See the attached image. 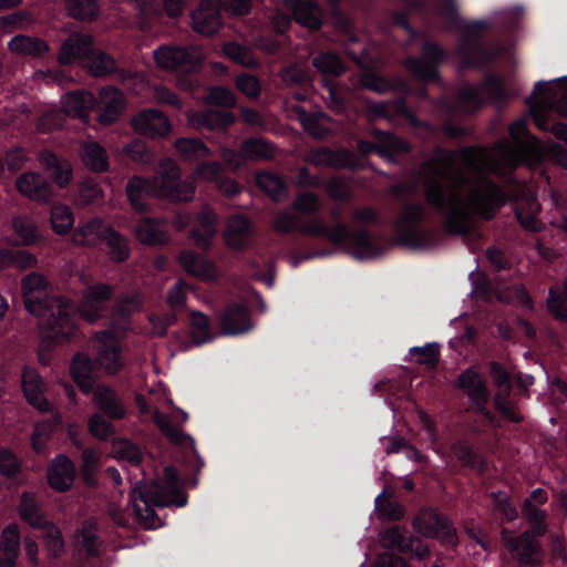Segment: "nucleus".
<instances>
[{
    "mask_svg": "<svg viewBox=\"0 0 567 567\" xmlns=\"http://www.w3.org/2000/svg\"><path fill=\"white\" fill-rule=\"evenodd\" d=\"M494 511L503 522L511 523L518 517V512L512 502V497L504 491L491 492L488 495Z\"/></svg>",
    "mask_w": 567,
    "mask_h": 567,
    "instance_id": "obj_48",
    "label": "nucleus"
},
{
    "mask_svg": "<svg viewBox=\"0 0 567 567\" xmlns=\"http://www.w3.org/2000/svg\"><path fill=\"white\" fill-rule=\"evenodd\" d=\"M328 107L337 113H344L348 110L349 101L346 92L332 82H326Z\"/></svg>",
    "mask_w": 567,
    "mask_h": 567,
    "instance_id": "obj_60",
    "label": "nucleus"
},
{
    "mask_svg": "<svg viewBox=\"0 0 567 567\" xmlns=\"http://www.w3.org/2000/svg\"><path fill=\"white\" fill-rule=\"evenodd\" d=\"M520 509L523 517L529 525L527 532L543 537L547 533V512L535 504H530L528 501L523 502Z\"/></svg>",
    "mask_w": 567,
    "mask_h": 567,
    "instance_id": "obj_45",
    "label": "nucleus"
},
{
    "mask_svg": "<svg viewBox=\"0 0 567 567\" xmlns=\"http://www.w3.org/2000/svg\"><path fill=\"white\" fill-rule=\"evenodd\" d=\"M135 234L145 245H159L165 237L162 220L153 217H142L135 227Z\"/></svg>",
    "mask_w": 567,
    "mask_h": 567,
    "instance_id": "obj_40",
    "label": "nucleus"
},
{
    "mask_svg": "<svg viewBox=\"0 0 567 567\" xmlns=\"http://www.w3.org/2000/svg\"><path fill=\"white\" fill-rule=\"evenodd\" d=\"M44 546L52 558H59L64 551V540L61 530L56 526H51L44 535Z\"/></svg>",
    "mask_w": 567,
    "mask_h": 567,
    "instance_id": "obj_63",
    "label": "nucleus"
},
{
    "mask_svg": "<svg viewBox=\"0 0 567 567\" xmlns=\"http://www.w3.org/2000/svg\"><path fill=\"white\" fill-rule=\"evenodd\" d=\"M156 65L162 70L193 73L202 66L199 52L192 47L171 43L161 44L153 51Z\"/></svg>",
    "mask_w": 567,
    "mask_h": 567,
    "instance_id": "obj_12",
    "label": "nucleus"
},
{
    "mask_svg": "<svg viewBox=\"0 0 567 567\" xmlns=\"http://www.w3.org/2000/svg\"><path fill=\"white\" fill-rule=\"evenodd\" d=\"M190 19L194 31L203 35H213L223 25L220 8L214 0H202Z\"/></svg>",
    "mask_w": 567,
    "mask_h": 567,
    "instance_id": "obj_20",
    "label": "nucleus"
},
{
    "mask_svg": "<svg viewBox=\"0 0 567 567\" xmlns=\"http://www.w3.org/2000/svg\"><path fill=\"white\" fill-rule=\"evenodd\" d=\"M50 221L52 229L59 235L68 234L74 224V215L70 206L56 204L51 207Z\"/></svg>",
    "mask_w": 567,
    "mask_h": 567,
    "instance_id": "obj_50",
    "label": "nucleus"
},
{
    "mask_svg": "<svg viewBox=\"0 0 567 567\" xmlns=\"http://www.w3.org/2000/svg\"><path fill=\"white\" fill-rule=\"evenodd\" d=\"M130 504L136 520L146 529L162 526L155 507L187 504V493L179 486V476L173 466L164 468V482L154 481L150 485L138 482L130 493Z\"/></svg>",
    "mask_w": 567,
    "mask_h": 567,
    "instance_id": "obj_4",
    "label": "nucleus"
},
{
    "mask_svg": "<svg viewBox=\"0 0 567 567\" xmlns=\"http://www.w3.org/2000/svg\"><path fill=\"white\" fill-rule=\"evenodd\" d=\"M321 200L319 196L312 192L300 193L293 200L291 207L295 212L302 216H309L313 219L321 209Z\"/></svg>",
    "mask_w": 567,
    "mask_h": 567,
    "instance_id": "obj_53",
    "label": "nucleus"
},
{
    "mask_svg": "<svg viewBox=\"0 0 567 567\" xmlns=\"http://www.w3.org/2000/svg\"><path fill=\"white\" fill-rule=\"evenodd\" d=\"M190 338L193 342L200 346L213 339L209 318L199 311H193L190 315Z\"/></svg>",
    "mask_w": 567,
    "mask_h": 567,
    "instance_id": "obj_51",
    "label": "nucleus"
},
{
    "mask_svg": "<svg viewBox=\"0 0 567 567\" xmlns=\"http://www.w3.org/2000/svg\"><path fill=\"white\" fill-rule=\"evenodd\" d=\"M508 133L514 141V146L509 145L507 142L499 143V151L508 168V172L501 173L499 175L505 177L509 186L517 187L518 182L514 175V171L523 164V154L525 151L523 137L529 135L527 121L525 118L514 121L508 127Z\"/></svg>",
    "mask_w": 567,
    "mask_h": 567,
    "instance_id": "obj_15",
    "label": "nucleus"
},
{
    "mask_svg": "<svg viewBox=\"0 0 567 567\" xmlns=\"http://www.w3.org/2000/svg\"><path fill=\"white\" fill-rule=\"evenodd\" d=\"M439 14L443 17L449 29L461 28L457 52L467 68H482L491 63L493 52L483 40L482 33L488 29L484 20H473L462 24L455 0H436Z\"/></svg>",
    "mask_w": 567,
    "mask_h": 567,
    "instance_id": "obj_5",
    "label": "nucleus"
},
{
    "mask_svg": "<svg viewBox=\"0 0 567 567\" xmlns=\"http://www.w3.org/2000/svg\"><path fill=\"white\" fill-rule=\"evenodd\" d=\"M70 374L74 383L84 394L93 392L95 383V365L91 357L76 352L70 363Z\"/></svg>",
    "mask_w": 567,
    "mask_h": 567,
    "instance_id": "obj_30",
    "label": "nucleus"
},
{
    "mask_svg": "<svg viewBox=\"0 0 567 567\" xmlns=\"http://www.w3.org/2000/svg\"><path fill=\"white\" fill-rule=\"evenodd\" d=\"M100 238L105 244L106 255L115 264L125 262L131 256V247L127 238L112 227L102 230Z\"/></svg>",
    "mask_w": 567,
    "mask_h": 567,
    "instance_id": "obj_35",
    "label": "nucleus"
},
{
    "mask_svg": "<svg viewBox=\"0 0 567 567\" xmlns=\"http://www.w3.org/2000/svg\"><path fill=\"white\" fill-rule=\"evenodd\" d=\"M197 173L214 182L216 187L229 198L235 197L243 189L236 179L225 173L223 165L218 162H202L197 167Z\"/></svg>",
    "mask_w": 567,
    "mask_h": 567,
    "instance_id": "obj_27",
    "label": "nucleus"
},
{
    "mask_svg": "<svg viewBox=\"0 0 567 567\" xmlns=\"http://www.w3.org/2000/svg\"><path fill=\"white\" fill-rule=\"evenodd\" d=\"M38 163L44 166L50 179L59 188H65L71 183L73 167L68 159L48 151H38Z\"/></svg>",
    "mask_w": 567,
    "mask_h": 567,
    "instance_id": "obj_26",
    "label": "nucleus"
},
{
    "mask_svg": "<svg viewBox=\"0 0 567 567\" xmlns=\"http://www.w3.org/2000/svg\"><path fill=\"white\" fill-rule=\"evenodd\" d=\"M484 189H474L471 193V206L473 212L482 219H494L497 212L509 202H517L520 192H506L497 183L488 177L482 182Z\"/></svg>",
    "mask_w": 567,
    "mask_h": 567,
    "instance_id": "obj_11",
    "label": "nucleus"
},
{
    "mask_svg": "<svg viewBox=\"0 0 567 567\" xmlns=\"http://www.w3.org/2000/svg\"><path fill=\"white\" fill-rule=\"evenodd\" d=\"M81 158L84 166L93 173L110 171V158L104 146L95 141H86L81 145Z\"/></svg>",
    "mask_w": 567,
    "mask_h": 567,
    "instance_id": "obj_36",
    "label": "nucleus"
},
{
    "mask_svg": "<svg viewBox=\"0 0 567 567\" xmlns=\"http://www.w3.org/2000/svg\"><path fill=\"white\" fill-rule=\"evenodd\" d=\"M312 65L324 75L340 76L346 71L343 61L333 51L320 52L313 58Z\"/></svg>",
    "mask_w": 567,
    "mask_h": 567,
    "instance_id": "obj_46",
    "label": "nucleus"
},
{
    "mask_svg": "<svg viewBox=\"0 0 567 567\" xmlns=\"http://www.w3.org/2000/svg\"><path fill=\"white\" fill-rule=\"evenodd\" d=\"M447 59L449 53L441 44L425 38L421 45V56H409L405 68L421 83H436L441 80L440 65Z\"/></svg>",
    "mask_w": 567,
    "mask_h": 567,
    "instance_id": "obj_10",
    "label": "nucleus"
},
{
    "mask_svg": "<svg viewBox=\"0 0 567 567\" xmlns=\"http://www.w3.org/2000/svg\"><path fill=\"white\" fill-rule=\"evenodd\" d=\"M482 90L486 97L495 104H503L511 96L516 95V93L506 85L503 78L495 73L485 74L482 82Z\"/></svg>",
    "mask_w": 567,
    "mask_h": 567,
    "instance_id": "obj_39",
    "label": "nucleus"
},
{
    "mask_svg": "<svg viewBox=\"0 0 567 567\" xmlns=\"http://www.w3.org/2000/svg\"><path fill=\"white\" fill-rule=\"evenodd\" d=\"M135 402L140 413L145 416H151L155 425L172 443L177 445L189 444L192 452L198 460L199 466L204 465V461L198 455L195 449V441L190 435L184 433L178 426L174 425L168 416L157 408H152L143 394L137 393L135 395Z\"/></svg>",
    "mask_w": 567,
    "mask_h": 567,
    "instance_id": "obj_16",
    "label": "nucleus"
},
{
    "mask_svg": "<svg viewBox=\"0 0 567 567\" xmlns=\"http://www.w3.org/2000/svg\"><path fill=\"white\" fill-rule=\"evenodd\" d=\"M114 293L115 289L111 284L96 282L86 286L78 306L80 316L89 323L106 320Z\"/></svg>",
    "mask_w": 567,
    "mask_h": 567,
    "instance_id": "obj_13",
    "label": "nucleus"
},
{
    "mask_svg": "<svg viewBox=\"0 0 567 567\" xmlns=\"http://www.w3.org/2000/svg\"><path fill=\"white\" fill-rule=\"evenodd\" d=\"M240 152L248 159H270L274 157V147L265 138H247L243 142Z\"/></svg>",
    "mask_w": 567,
    "mask_h": 567,
    "instance_id": "obj_49",
    "label": "nucleus"
},
{
    "mask_svg": "<svg viewBox=\"0 0 567 567\" xmlns=\"http://www.w3.org/2000/svg\"><path fill=\"white\" fill-rule=\"evenodd\" d=\"M371 134L375 142L367 140H359L357 142V151L362 157L374 153L383 159L395 163L396 155L408 154L412 151L411 144L408 141L391 132L374 128Z\"/></svg>",
    "mask_w": 567,
    "mask_h": 567,
    "instance_id": "obj_14",
    "label": "nucleus"
},
{
    "mask_svg": "<svg viewBox=\"0 0 567 567\" xmlns=\"http://www.w3.org/2000/svg\"><path fill=\"white\" fill-rule=\"evenodd\" d=\"M257 186L274 202H279L288 192L286 181L271 172H259L256 175Z\"/></svg>",
    "mask_w": 567,
    "mask_h": 567,
    "instance_id": "obj_42",
    "label": "nucleus"
},
{
    "mask_svg": "<svg viewBox=\"0 0 567 567\" xmlns=\"http://www.w3.org/2000/svg\"><path fill=\"white\" fill-rule=\"evenodd\" d=\"M323 118H327V115L321 112H303L300 114V124L305 132H307L313 138L322 140L330 133V128L322 123Z\"/></svg>",
    "mask_w": 567,
    "mask_h": 567,
    "instance_id": "obj_52",
    "label": "nucleus"
},
{
    "mask_svg": "<svg viewBox=\"0 0 567 567\" xmlns=\"http://www.w3.org/2000/svg\"><path fill=\"white\" fill-rule=\"evenodd\" d=\"M412 525L416 532L426 537H435L440 533L451 535L454 532L451 520L431 507L421 508L414 516Z\"/></svg>",
    "mask_w": 567,
    "mask_h": 567,
    "instance_id": "obj_22",
    "label": "nucleus"
},
{
    "mask_svg": "<svg viewBox=\"0 0 567 567\" xmlns=\"http://www.w3.org/2000/svg\"><path fill=\"white\" fill-rule=\"evenodd\" d=\"M82 548L90 557L100 555L102 542L97 535L96 523L85 520L80 530Z\"/></svg>",
    "mask_w": 567,
    "mask_h": 567,
    "instance_id": "obj_54",
    "label": "nucleus"
},
{
    "mask_svg": "<svg viewBox=\"0 0 567 567\" xmlns=\"http://www.w3.org/2000/svg\"><path fill=\"white\" fill-rule=\"evenodd\" d=\"M125 107V99L123 92L115 86L102 87L96 102L94 103V112L100 123L109 125L117 121Z\"/></svg>",
    "mask_w": 567,
    "mask_h": 567,
    "instance_id": "obj_18",
    "label": "nucleus"
},
{
    "mask_svg": "<svg viewBox=\"0 0 567 567\" xmlns=\"http://www.w3.org/2000/svg\"><path fill=\"white\" fill-rule=\"evenodd\" d=\"M383 543L385 547L396 549L402 554H415L423 557L427 553L417 537L398 526L390 527L384 532Z\"/></svg>",
    "mask_w": 567,
    "mask_h": 567,
    "instance_id": "obj_29",
    "label": "nucleus"
},
{
    "mask_svg": "<svg viewBox=\"0 0 567 567\" xmlns=\"http://www.w3.org/2000/svg\"><path fill=\"white\" fill-rule=\"evenodd\" d=\"M456 102L460 109L468 114L476 113L485 104L481 90L471 84L458 91Z\"/></svg>",
    "mask_w": 567,
    "mask_h": 567,
    "instance_id": "obj_47",
    "label": "nucleus"
},
{
    "mask_svg": "<svg viewBox=\"0 0 567 567\" xmlns=\"http://www.w3.org/2000/svg\"><path fill=\"white\" fill-rule=\"evenodd\" d=\"M132 126L138 134L151 138L164 137L172 130L168 117L156 109L140 112L133 117Z\"/></svg>",
    "mask_w": 567,
    "mask_h": 567,
    "instance_id": "obj_21",
    "label": "nucleus"
},
{
    "mask_svg": "<svg viewBox=\"0 0 567 567\" xmlns=\"http://www.w3.org/2000/svg\"><path fill=\"white\" fill-rule=\"evenodd\" d=\"M288 8L300 25L313 31L323 25V10L316 0H290Z\"/></svg>",
    "mask_w": 567,
    "mask_h": 567,
    "instance_id": "obj_25",
    "label": "nucleus"
},
{
    "mask_svg": "<svg viewBox=\"0 0 567 567\" xmlns=\"http://www.w3.org/2000/svg\"><path fill=\"white\" fill-rule=\"evenodd\" d=\"M220 328L224 334L237 336L252 328L248 308L243 303H230L220 317Z\"/></svg>",
    "mask_w": 567,
    "mask_h": 567,
    "instance_id": "obj_28",
    "label": "nucleus"
},
{
    "mask_svg": "<svg viewBox=\"0 0 567 567\" xmlns=\"http://www.w3.org/2000/svg\"><path fill=\"white\" fill-rule=\"evenodd\" d=\"M175 150L184 161H199L209 156L210 152L207 145L192 137H181L175 142Z\"/></svg>",
    "mask_w": 567,
    "mask_h": 567,
    "instance_id": "obj_44",
    "label": "nucleus"
},
{
    "mask_svg": "<svg viewBox=\"0 0 567 567\" xmlns=\"http://www.w3.org/2000/svg\"><path fill=\"white\" fill-rule=\"evenodd\" d=\"M38 340L43 338V329L54 343L71 341L78 332L75 322L76 307L66 297H55L49 305L38 296Z\"/></svg>",
    "mask_w": 567,
    "mask_h": 567,
    "instance_id": "obj_6",
    "label": "nucleus"
},
{
    "mask_svg": "<svg viewBox=\"0 0 567 567\" xmlns=\"http://www.w3.org/2000/svg\"><path fill=\"white\" fill-rule=\"evenodd\" d=\"M102 348L100 351V362L107 373L115 374L123 368L122 349L114 333L111 330L101 332Z\"/></svg>",
    "mask_w": 567,
    "mask_h": 567,
    "instance_id": "obj_33",
    "label": "nucleus"
},
{
    "mask_svg": "<svg viewBox=\"0 0 567 567\" xmlns=\"http://www.w3.org/2000/svg\"><path fill=\"white\" fill-rule=\"evenodd\" d=\"M272 228L281 235L297 231L306 236L324 238L336 247L344 249L355 259L371 258L381 252L380 246L373 241L372 235L367 229L352 231L344 223L329 226L320 217L302 223L297 215L284 210L274 218Z\"/></svg>",
    "mask_w": 567,
    "mask_h": 567,
    "instance_id": "obj_2",
    "label": "nucleus"
},
{
    "mask_svg": "<svg viewBox=\"0 0 567 567\" xmlns=\"http://www.w3.org/2000/svg\"><path fill=\"white\" fill-rule=\"evenodd\" d=\"M69 14L82 21H92L99 14L97 0H65Z\"/></svg>",
    "mask_w": 567,
    "mask_h": 567,
    "instance_id": "obj_55",
    "label": "nucleus"
},
{
    "mask_svg": "<svg viewBox=\"0 0 567 567\" xmlns=\"http://www.w3.org/2000/svg\"><path fill=\"white\" fill-rule=\"evenodd\" d=\"M538 537L532 532H524L518 537L509 539V549L522 566L535 567L538 565L540 553Z\"/></svg>",
    "mask_w": 567,
    "mask_h": 567,
    "instance_id": "obj_24",
    "label": "nucleus"
},
{
    "mask_svg": "<svg viewBox=\"0 0 567 567\" xmlns=\"http://www.w3.org/2000/svg\"><path fill=\"white\" fill-rule=\"evenodd\" d=\"M411 357H415V362L425 365L429 369H435L440 360V346L435 342L426 343L423 347H412Z\"/></svg>",
    "mask_w": 567,
    "mask_h": 567,
    "instance_id": "obj_56",
    "label": "nucleus"
},
{
    "mask_svg": "<svg viewBox=\"0 0 567 567\" xmlns=\"http://www.w3.org/2000/svg\"><path fill=\"white\" fill-rule=\"evenodd\" d=\"M221 50L225 56L236 64L248 69H256L259 66V61L254 51L245 44L236 41H228L223 44Z\"/></svg>",
    "mask_w": 567,
    "mask_h": 567,
    "instance_id": "obj_43",
    "label": "nucleus"
},
{
    "mask_svg": "<svg viewBox=\"0 0 567 567\" xmlns=\"http://www.w3.org/2000/svg\"><path fill=\"white\" fill-rule=\"evenodd\" d=\"M126 197L132 208L144 213L148 208L147 199L153 196L173 202H189L195 195V186L181 178V169L172 158L159 161L157 174L153 178L135 175L126 184Z\"/></svg>",
    "mask_w": 567,
    "mask_h": 567,
    "instance_id": "obj_3",
    "label": "nucleus"
},
{
    "mask_svg": "<svg viewBox=\"0 0 567 567\" xmlns=\"http://www.w3.org/2000/svg\"><path fill=\"white\" fill-rule=\"evenodd\" d=\"M251 235V221L244 215H235L227 225L225 241L235 250H244L249 246Z\"/></svg>",
    "mask_w": 567,
    "mask_h": 567,
    "instance_id": "obj_32",
    "label": "nucleus"
},
{
    "mask_svg": "<svg viewBox=\"0 0 567 567\" xmlns=\"http://www.w3.org/2000/svg\"><path fill=\"white\" fill-rule=\"evenodd\" d=\"M113 300L106 320L113 328L125 330L130 326L132 316L142 309L143 297L138 292L122 293Z\"/></svg>",
    "mask_w": 567,
    "mask_h": 567,
    "instance_id": "obj_19",
    "label": "nucleus"
},
{
    "mask_svg": "<svg viewBox=\"0 0 567 567\" xmlns=\"http://www.w3.org/2000/svg\"><path fill=\"white\" fill-rule=\"evenodd\" d=\"M456 386L464 391L477 411L486 410L491 393L486 381L475 367H468L457 377Z\"/></svg>",
    "mask_w": 567,
    "mask_h": 567,
    "instance_id": "obj_17",
    "label": "nucleus"
},
{
    "mask_svg": "<svg viewBox=\"0 0 567 567\" xmlns=\"http://www.w3.org/2000/svg\"><path fill=\"white\" fill-rule=\"evenodd\" d=\"M481 148L463 146L458 151L435 145L423 164L425 173L424 196L426 203L444 215V227L450 235L470 236L475 227L471 214L464 206L462 189L468 184L465 173L456 166L460 155L468 165H474Z\"/></svg>",
    "mask_w": 567,
    "mask_h": 567,
    "instance_id": "obj_1",
    "label": "nucleus"
},
{
    "mask_svg": "<svg viewBox=\"0 0 567 567\" xmlns=\"http://www.w3.org/2000/svg\"><path fill=\"white\" fill-rule=\"evenodd\" d=\"M58 61L61 65L74 62L87 68L94 76H104L113 72L115 61L107 53L95 50L93 38L74 32L61 44Z\"/></svg>",
    "mask_w": 567,
    "mask_h": 567,
    "instance_id": "obj_8",
    "label": "nucleus"
},
{
    "mask_svg": "<svg viewBox=\"0 0 567 567\" xmlns=\"http://www.w3.org/2000/svg\"><path fill=\"white\" fill-rule=\"evenodd\" d=\"M451 451L463 466L475 471L480 475L487 471L486 458L477 453L465 439H457L453 442Z\"/></svg>",
    "mask_w": 567,
    "mask_h": 567,
    "instance_id": "obj_38",
    "label": "nucleus"
},
{
    "mask_svg": "<svg viewBox=\"0 0 567 567\" xmlns=\"http://www.w3.org/2000/svg\"><path fill=\"white\" fill-rule=\"evenodd\" d=\"M100 464V456L94 449L87 447L82 452L81 474L89 486L96 484L95 474Z\"/></svg>",
    "mask_w": 567,
    "mask_h": 567,
    "instance_id": "obj_57",
    "label": "nucleus"
},
{
    "mask_svg": "<svg viewBox=\"0 0 567 567\" xmlns=\"http://www.w3.org/2000/svg\"><path fill=\"white\" fill-rule=\"evenodd\" d=\"M125 156L136 164H147L151 162L152 153L146 144L141 140H133L124 147Z\"/></svg>",
    "mask_w": 567,
    "mask_h": 567,
    "instance_id": "obj_62",
    "label": "nucleus"
},
{
    "mask_svg": "<svg viewBox=\"0 0 567 567\" xmlns=\"http://www.w3.org/2000/svg\"><path fill=\"white\" fill-rule=\"evenodd\" d=\"M87 427L93 436L101 440L107 439L114 432V427L110 420L101 413H93L89 417Z\"/></svg>",
    "mask_w": 567,
    "mask_h": 567,
    "instance_id": "obj_61",
    "label": "nucleus"
},
{
    "mask_svg": "<svg viewBox=\"0 0 567 567\" xmlns=\"http://www.w3.org/2000/svg\"><path fill=\"white\" fill-rule=\"evenodd\" d=\"M237 90L250 99L259 96L261 84L256 75L241 73L236 78Z\"/></svg>",
    "mask_w": 567,
    "mask_h": 567,
    "instance_id": "obj_64",
    "label": "nucleus"
},
{
    "mask_svg": "<svg viewBox=\"0 0 567 567\" xmlns=\"http://www.w3.org/2000/svg\"><path fill=\"white\" fill-rule=\"evenodd\" d=\"M532 114L537 127L542 131H550L556 138L567 144V124L561 122L549 123L546 114L539 110L533 109Z\"/></svg>",
    "mask_w": 567,
    "mask_h": 567,
    "instance_id": "obj_59",
    "label": "nucleus"
},
{
    "mask_svg": "<svg viewBox=\"0 0 567 567\" xmlns=\"http://www.w3.org/2000/svg\"><path fill=\"white\" fill-rule=\"evenodd\" d=\"M93 402L101 414L109 420L120 421L126 416V406L114 389L99 385L93 392Z\"/></svg>",
    "mask_w": 567,
    "mask_h": 567,
    "instance_id": "obj_23",
    "label": "nucleus"
},
{
    "mask_svg": "<svg viewBox=\"0 0 567 567\" xmlns=\"http://www.w3.org/2000/svg\"><path fill=\"white\" fill-rule=\"evenodd\" d=\"M96 96L86 90L70 91L63 97V111L69 116L85 118L94 111Z\"/></svg>",
    "mask_w": 567,
    "mask_h": 567,
    "instance_id": "obj_34",
    "label": "nucleus"
},
{
    "mask_svg": "<svg viewBox=\"0 0 567 567\" xmlns=\"http://www.w3.org/2000/svg\"><path fill=\"white\" fill-rule=\"evenodd\" d=\"M20 549V534L16 524H9L2 532L0 555L18 557Z\"/></svg>",
    "mask_w": 567,
    "mask_h": 567,
    "instance_id": "obj_58",
    "label": "nucleus"
},
{
    "mask_svg": "<svg viewBox=\"0 0 567 567\" xmlns=\"http://www.w3.org/2000/svg\"><path fill=\"white\" fill-rule=\"evenodd\" d=\"M321 159L331 167L347 168L350 171H357L360 168V161L357 155L347 150L340 148L332 151L328 147H322L319 151Z\"/></svg>",
    "mask_w": 567,
    "mask_h": 567,
    "instance_id": "obj_41",
    "label": "nucleus"
},
{
    "mask_svg": "<svg viewBox=\"0 0 567 567\" xmlns=\"http://www.w3.org/2000/svg\"><path fill=\"white\" fill-rule=\"evenodd\" d=\"M425 218L423 205L419 203L405 205L394 224L396 244L412 250H427L440 246L443 239L441 233L437 229L421 226Z\"/></svg>",
    "mask_w": 567,
    "mask_h": 567,
    "instance_id": "obj_7",
    "label": "nucleus"
},
{
    "mask_svg": "<svg viewBox=\"0 0 567 567\" xmlns=\"http://www.w3.org/2000/svg\"><path fill=\"white\" fill-rule=\"evenodd\" d=\"M217 219L212 209L200 212L195 220V225L190 230V237L199 248H208L210 241L216 234Z\"/></svg>",
    "mask_w": 567,
    "mask_h": 567,
    "instance_id": "obj_37",
    "label": "nucleus"
},
{
    "mask_svg": "<svg viewBox=\"0 0 567 567\" xmlns=\"http://www.w3.org/2000/svg\"><path fill=\"white\" fill-rule=\"evenodd\" d=\"M75 475L74 463L65 455H58L49 468L48 482L54 491L66 492L73 486Z\"/></svg>",
    "mask_w": 567,
    "mask_h": 567,
    "instance_id": "obj_31",
    "label": "nucleus"
},
{
    "mask_svg": "<svg viewBox=\"0 0 567 567\" xmlns=\"http://www.w3.org/2000/svg\"><path fill=\"white\" fill-rule=\"evenodd\" d=\"M207 100L209 104L228 109L236 104L234 93L225 86L212 87ZM236 121L235 115L228 110L207 109L193 115L192 122L208 131L221 130L226 131Z\"/></svg>",
    "mask_w": 567,
    "mask_h": 567,
    "instance_id": "obj_9",
    "label": "nucleus"
}]
</instances>
